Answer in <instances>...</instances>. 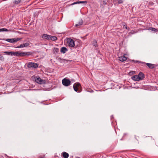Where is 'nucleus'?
I'll return each mask as SVG.
<instances>
[{
	"label": "nucleus",
	"mask_w": 158,
	"mask_h": 158,
	"mask_svg": "<svg viewBox=\"0 0 158 158\" xmlns=\"http://www.w3.org/2000/svg\"><path fill=\"white\" fill-rule=\"evenodd\" d=\"M67 41L68 42V45L70 47H74L75 48H77L76 46L75 47V43L74 40L71 39V38H69L67 39Z\"/></svg>",
	"instance_id": "obj_1"
},
{
	"label": "nucleus",
	"mask_w": 158,
	"mask_h": 158,
	"mask_svg": "<svg viewBox=\"0 0 158 158\" xmlns=\"http://www.w3.org/2000/svg\"><path fill=\"white\" fill-rule=\"evenodd\" d=\"M21 39V38H12L11 39H3V40H6L8 42H9L10 43H14L15 42H17L19 40H20Z\"/></svg>",
	"instance_id": "obj_2"
},
{
	"label": "nucleus",
	"mask_w": 158,
	"mask_h": 158,
	"mask_svg": "<svg viewBox=\"0 0 158 158\" xmlns=\"http://www.w3.org/2000/svg\"><path fill=\"white\" fill-rule=\"evenodd\" d=\"M139 62L140 63H141L142 64H143V66L144 65L146 64L147 66L150 69H153V68H155L157 66V65L155 64L149 63H146L144 62L141 61H140Z\"/></svg>",
	"instance_id": "obj_3"
},
{
	"label": "nucleus",
	"mask_w": 158,
	"mask_h": 158,
	"mask_svg": "<svg viewBox=\"0 0 158 158\" xmlns=\"http://www.w3.org/2000/svg\"><path fill=\"white\" fill-rule=\"evenodd\" d=\"M63 85L65 86H68L71 84V81L69 79L64 78L62 80Z\"/></svg>",
	"instance_id": "obj_4"
},
{
	"label": "nucleus",
	"mask_w": 158,
	"mask_h": 158,
	"mask_svg": "<svg viewBox=\"0 0 158 158\" xmlns=\"http://www.w3.org/2000/svg\"><path fill=\"white\" fill-rule=\"evenodd\" d=\"M35 80L36 82L40 84H44L46 83V81L45 80L42 79L39 77H36Z\"/></svg>",
	"instance_id": "obj_5"
},
{
	"label": "nucleus",
	"mask_w": 158,
	"mask_h": 158,
	"mask_svg": "<svg viewBox=\"0 0 158 158\" xmlns=\"http://www.w3.org/2000/svg\"><path fill=\"white\" fill-rule=\"evenodd\" d=\"M81 87L80 84L79 82L76 83L73 85V88L74 91L76 92H80L81 91H78V89Z\"/></svg>",
	"instance_id": "obj_6"
},
{
	"label": "nucleus",
	"mask_w": 158,
	"mask_h": 158,
	"mask_svg": "<svg viewBox=\"0 0 158 158\" xmlns=\"http://www.w3.org/2000/svg\"><path fill=\"white\" fill-rule=\"evenodd\" d=\"M31 54V53L30 52H18V56H28Z\"/></svg>",
	"instance_id": "obj_7"
},
{
	"label": "nucleus",
	"mask_w": 158,
	"mask_h": 158,
	"mask_svg": "<svg viewBox=\"0 0 158 158\" xmlns=\"http://www.w3.org/2000/svg\"><path fill=\"white\" fill-rule=\"evenodd\" d=\"M27 67L29 68H33L36 69L38 67V65L37 63L32 62H29L27 64Z\"/></svg>",
	"instance_id": "obj_8"
},
{
	"label": "nucleus",
	"mask_w": 158,
	"mask_h": 158,
	"mask_svg": "<svg viewBox=\"0 0 158 158\" xmlns=\"http://www.w3.org/2000/svg\"><path fill=\"white\" fill-rule=\"evenodd\" d=\"M50 37L51 35L45 34H44L42 35V37L43 39L48 40H50Z\"/></svg>",
	"instance_id": "obj_9"
},
{
	"label": "nucleus",
	"mask_w": 158,
	"mask_h": 158,
	"mask_svg": "<svg viewBox=\"0 0 158 158\" xmlns=\"http://www.w3.org/2000/svg\"><path fill=\"white\" fill-rule=\"evenodd\" d=\"M29 45V44L28 43H26L24 44H21L19 46H18L17 47H15V48H21L27 47Z\"/></svg>",
	"instance_id": "obj_10"
},
{
	"label": "nucleus",
	"mask_w": 158,
	"mask_h": 158,
	"mask_svg": "<svg viewBox=\"0 0 158 158\" xmlns=\"http://www.w3.org/2000/svg\"><path fill=\"white\" fill-rule=\"evenodd\" d=\"M137 77H138L139 81L141 80H143L144 78V75L143 73L140 72L137 75Z\"/></svg>",
	"instance_id": "obj_11"
},
{
	"label": "nucleus",
	"mask_w": 158,
	"mask_h": 158,
	"mask_svg": "<svg viewBox=\"0 0 158 158\" xmlns=\"http://www.w3.org/2000/svg\"><path fill=\"white\" fill-rule=\"evenodd\" d=\"M87 2L86 1H77L71 4V5H73L77 4H83V3H87Z\"/></svg>",
	"instance_id": "obj_12"
},
{
	"label": "nucleus",
	"mask_w": 158,
	"mask_h": 158,
	"mask_svg": "<svg viewBox=\"0 0 158 158\" xmlns=\"http://www.w3.org/2000/svg\"><path fill=\"white\" fill-rule=\"evenodd\" d=\"M67 51L68 49L66 47H62L61 48L60 52L63 54L65 53Z\"/></svg>",
	"instance_id": "obj_13"
},
{
	"label": "nucleus",
	"mask_w": 158,
	"mask_h": 158,
	"mask_svg": "<svg viewBox=\"0 0 158 158\" xmlns=\"http://www.w3.org/2000/svg\"><path fill=\"white\" fill-rule=\"evenodd\" d=\"M119 60L122 62L126 61L127 60V57L124 56L119 57Z\"/></svg>",
	"instance_id": "obj_14"
},
{
	"label": "nucleus",
	"mask_w": 158,
	"mask_h": 158,
	"mask_svg": "<svg viewBox=\"0 0 158 158\" xmlns=\"http://www.w3.org/2000/svg\"><path fill=\"white\" fill-rule=\"evenodd\" d=\"M154 139L152 136L146 137L145 139V140L146 141L148 142H151L152 140H153Z\"/></svg>",
	"instance_id": "obj_15"
},
{
	"label": "nucleus",
	"mask_w": 158,
	"mask_h": 158,
	"mask_svg": "<svg viewBox=\"0 0 158 158\" xmlns=\"http://www.w3.org/2000/svg\"><path fill=\"white\" fill-rule=\"evenodd\" d=\"M131 79L132 80L135 81H139V78L137 77V75H134L131 77Z\"/></svg>",
	"instance_id": "obj_16"
},
{
	"label": "nucleus",
	"mask_w": 158,
	"mask_h": 158,
	"mask_svg": "<svg viewBox=\"0 0 158 158\" xmlns=\"http://www.w3.org/2000/svg\"><path fill=\"white\" fill-rule=\"evenodd\" d=\"M62 156L64 158H68L69 156V154L65 152L62 153Z\"/></svg>",
	"instance_id": "obj_17"
},
{
	"label": "nucleus",
	"mask_w": 158,
	"mask_h": 158,
	"mask_svg": "<svg viewBox=\"0 0 158 158\" xmlns=\"http://www.w3.org/2000/svg\"><path fill=\"white\" fill-rule=\"evenodd\" d=\"M148 30H151L152 31H153L154 32H156L158 31V29L151 27H149Z\"/></svg>",
	"instance_id": "obj_18"
},
{
	"label": "nucleus",
	"mask_w": 158,
	"mask_h": 158,
	"mask_svg": "<svg viewBox=\"0 0 158 158\" xmlns=\"http://www.w3.org/2000/svg\"><path fill=\"white\" fill-rule=\"evenodd\" d=\"M83 22L82 20L81 19L80 20L79 22L77 24L75 25V26L76 27H77L78 26L82 25L83 24Z\"/></svg>",
	"instance_id": "obj_19"
},
{
	"label": "nucleus",
	"mask_w": 158,
	"mask_h": 158,
	"mask_svg": "<svg viewBox=\"0 0 158 158\" xmlns=\"http://www.w3.org/2000/svg\"><path fill=\"white\" fill-rule=\"evenodd\" d=\"M50 40L52 41H55L57 40V38L56 36H53L51 35Z\"/></svg>",
	"instance_id": "obj_20"
},
{
	"label": "nucleus",
	"mask_w": 158,
	"mask_h": 158,
	"mask_svg": "<svg viewBox=\"0 0 158 158\" xmlns=\"http://www.w3.org/2000/svg\"><path fill=\"white\" fill-rule=\"evenodd\" d=\"M18 52H11V56H18Z\"/></svg>",
	"instance_id": "obj_21"
},
{
	"label": "nucleus",
	"mask_w": 158,
	"mask_h": 158,
	"mask_svg": "<svg viewBox=\"0 0 158 158\" xmlns=\"http://www.w3.org/2000/svg\"><path fill=\"white\" fill-rule=\"evenodd\" d=\"M22 1V0H15L13 2V3L15 5H17L20 3Z\"/></svg>",
	"instance_id": "obj_22"
},
{
	"label": "nucleus",
	"mask_w": 158,
	"mask_h": 158,
	"mask_svg": "<svg viewBox=\"0 0 158 158\" xmlns=\"http://www.w3.org/2000/svg\"><path fill=\"white\" fill-rule=\"evenodd\" d=\"M93 45L95 47L98 46L97 42L96 40H94L93 41Z\"/></svg>",
	"instance_id": "obj_23"
},
{
	"label": "nucleus",
	"mask_w": 158,
	"mask_h": 158,
	"mask_svg": "<svg viewBox=\"0 0 158 158\" xmlns=\"http://www.w3.org/2000/svg\"><path fill=\"white\" fill-rule=\"evenodd\" d=\"M122 24L123 25V28H125L127 29H128V28L127 26V25L125 23L122 22Z\"/></svg>",
	"instance_id": "obj_24"
},
{
	"label": "nucleus",
	"mask_w": 158,
	"mask_h": 158,
	"mask_svg": "<svg viewBox=\"0 0 158 158\" xmlns=\"http://www.w3.org/2000/svg\"><path fill=\"white\" fill-rule=\"evenodd\" d=\"M9 31L6 28H3L0 29V32L1 31Z\"/></svg>",
	"instance_id": "obj_25"
},
{
	"label": "nucleus",
	"mask_w": 158,
	"mask_h": 158,
	"mask_svg": "<svg viewBox=\"0 0 158 158\" xmlns=\"http://www.w3.org/2000/svg\"><path fill=\"white\" fill-rule=\"evenodd\" d=\"M69 60H66L65 59H60V62H65L66 61V62L69 61Z\"/></svg>",
	"instance_id": "obj_26"
},
{
	"label": "nucleus",
	"mask_w": 158,
	"mask_h": 158,
	"mask_svg": "<svg viewBox=\"0 0 158 158\" xmlns=\"http://www.w3.org/2000/svg\"><path fill=\"white\" fill-rule=\"evenodd\" d=\"M4 53L6 55L11 56V52H5Z\"/></svg>",
	"instance_id": "obj_27"
},
{
	"label": "nucleus",
	"mask_w": 158,
	"mask_h": 158,
	"mask_svg": "<svg viewBox=\"0 0 158 158\" xmlns=\"http://www.w3.org/2000/svg\"><path fill=\"white\" fill-rule=\"evenodd\" d=\"M53 51L54 52L57 53L59 52V49L57 48H54L53 49Z\"/></svg>",
	"instance_id": "obj_28"
},
{
	"label": "nucleus",
	"mask_w": 158,
	"mask_h": 158,
	"mask_svg": "<svg viewBox=\"0 0 158 158\" xmlns=\"http://www.w3.org/2000/svg\"><path fill=\"white\" fill-rule=\"evenodd\" d=\"M116 1L118 4H121L123 2V1L122 0H117Z\"/></svg>",
	"instance_id": "obj_29"
},
{
	"label": "nucleus",
	"mask_w": 158,
	"mask_h": 158,
	"mask_svg": "<svg viewBox=\"0 0 158 158\" xmlns=\"http://www.w3.org/2000/svg\"><path fill=\"white\" fill-rule=\"evenodd\" d=\"M130 61L132 62H134L135 63H137L139 62V61L138 60H131ZM139 61V62L140 63Z\"/></svg>",
	"instance_id": "obj_30"
},
{
	"label": "nucleus",
	"mask_w": 158,
	"mask_h": 158,
	"mask_svg": "<svg viewBox=\"0 0 158 158\" xmlns=\"http://www.w3.org/2000/svg\"><path fill=\"white\" fill-rule=\"evenodd\" d=\"M107 3L106 2V1L105 0H103L102 2V4L104 5H105Z\"/></svg>",
	"instance_id": "obj_31"
},
{
	"label": "nucleus",
	"mask_w": 158,
	"mask_h": 158,
	"mask_svg": "<svg viewBox=\"0 0 158 158\" xmlns=\"http://www.w3.org/2000/svg\"><path fill=\"white\" fill-rule=\"evenodd\" d=\"M135 139L137 140H138V139H139V136H136V135H135Z\"/></svg>",
	"instance_id": "obj_32"
},
{
	"label": "nucleus",
	"mask_w": 158,
	"mask_h": 158,
	"mask_svg": "<svg viewBox=\"0 0 158 158\" xmlns=\"http://www.w3.org/2000/svg\"><path fill=\"white\" fill-rule=\"evenodd\" d=\"M2 58H3V56L0 54V59L1 60Z\"/></svg>",
	"instance_id": "obj_33"
},
{
	"label": "nucleus",
	"mask_w": 158,
	"mask_h": 158,
	"mask_svg": "<svg viewBox=\"0 0 158 158\" xmlns=\"http://www.w3.org/2000/svg\"><path fill=\"white\" fill-rule=\"evenodd\" d=\"M154 4L152 2H151V5H153Z\"/></svg>",
	"instance_id": "obj_34"
},
{
	"label": "nucleus",
	"mask_w": 158,
	"mask_h": 158,
	"mask_svg": "<svg viewBox=\"0 0 158 158\" xmlns=\"http://www.w3.org/2000/svg\"><path fill=\"white\" fill-rule=\"evenodd\" d=\"M134 72V71H132L131 72H130V73H132V74H133V72Z\"/></svg>",
	"instance_id": "obj_35"
}]
</instances>
